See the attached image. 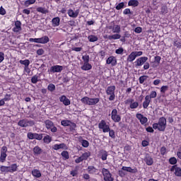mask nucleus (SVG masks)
I'll return each mask as SVG.
<instances>
[{"mask_svg":"<svg viewBox=\"0 0 181 181\" xmlns=\"http://www.w3.org/2000/svg\"><path fill=\"white\" fill-rule=\"evenodd\" d=\"M153 129H158V131H165L166 129V119L165 117H160L158 123L153 124Z\"/></svg>","mask_w":181,"mask_h":181,"instance_id":"f257e3e1","label":"nucleus"},{"mask_svg":"<svg viewBox=\"0 0 181 181\" xmlns=\"http://www.w3.org/2000/svg\"><path fill=\"white\" fill-rule=\"evenodd\" d=\"M81 103L83 104H85L86 105H95L96 104H98L100 103V98H90L87 96L83 97L81 100Z\"/></svg>","mask_w":181,"mask_h":181,"instance_id":"f03ea898","label":"nucleus"},{"mask_svg":"<svg viewBox=\"0 0 181 181\" xmlns=\"http://www.w3.org/2000/svg\"><path fill=\"white\" fill-rule=\"evenodd\" d=\"M50 39L47 35H45L40 38H30L29 42L34 43H40L41 45H46V43H49Z\"/></svg>","mask_w":181,"mask_h":181,"instance_id":"7ed1b4c3","label":"nucleus"},{"mask_svg":"<svg viewBox=\"0 0 181 181\" xmlns=\"http://www.w3.org/2000/svg\"><path fill=\"white\" fill-rule=\"evenodd\" d=\"M106 94L110 95L109 101H114L115 100V86H108L106 89Z\"/></svg>","mask_w":181,"mask_h":181,"instance_id":"20e7f679","label":"nucleus"},{"mask_svg":"<svg viewBox=\"0 0 181 181\" xmlns=\"http://www.w3.org/2000/svg\"><path fill=\"white\" fill-rule=\"evenodd\" d=\"M110 115L113 122H121V115L118 114V110L117 109H113L111 112Z\"/></svg>","mask_w":181,"mask_h":181,"instance_id":"39448f33","label":"nucleus"},{"mask_svg":"<svg viewBox=\"0 0 181 181\" xmlns=\"http://www.w3.org/2000/svg\"><path fill=\"white\" fill-rule=\"evenodd\" d=\"M18 125L22 128H26V127H33L35 125V122L24 119L18 122Z\"/></svg>","mask_w":181,"mask_h":181,"instance_id":"423d86ee","label":"nucleus"},{"mask_svg":"<svg viewBox=\"0 0 181 181\" xmlns=\"http://www.w3.org/2000/svg\"><path fill=\"white\" fill-rule=\"evenodd\" d=\"M102 173L105 181H114L112 175L110 173V171L106 168L102 169Z\"/></svg>","mask_w":181,"mask_h":181,"instance_id":"0eeeda50","label":"nucleus"},{"mask_svg":"<svg viewBox=\"0 0 181 181\" xmlns=\"http://www.w3.org/2000/svg\"><path fill=\"white\" fill-rule=\"evenodd\" d=\"M45 127L47 129H50L51 132H57V127L54 126L53 122L49 119L45 121Z\"/></svg>","mask_w":181,"mask_h":181,"instance_id":"6e6552de","label":"nucleus"},{"mask_svg":"<svg viewBox=\"0 0 181 181\" xmlns=\"http://www.w3.org/2000/svg\"><path fill=\"white\" fill-rule=\"evenodd\" d=\"M125 104H129V108L131 110H135L139 107V103L137 101H135L132 98H129L125 101Z\"/></svg>","mask_w":181,"mask_h":181,"instance_id":"1a4fd4ad","label":"nucleus"},{"mask_svg":"<svg viewBox=\"0 0 181 181\" xmlns=\"http://www.w3.org/2000/svg\"><path fill=\"white\" fill-rule=\"evenodd\" d=\"M48 71L49 74H54V73H62V71H63V66L54 65L50 67Z\"/></svg>","mask_w":181,"mask_h":181,"instance_id":"9d476101","label":"nucleus"},{"mask_svg":"<svg viewBox=\"0 0 181 181\" xmlns=\"http://www.w3.org/2000/svg\"><path fill=\"white\" fill-rule=\"evenodd\" d=\"M99 129H102L103 132H108L110 131V125L107 124L105 120H101L100 122L98 124Z\"/></svg>","mask_w":181,"mask_h":181,"instance_id":"9b49d317","label":"nucleus"},{"mask_svg":"<svg viewBox=\"0 0 181 181\" xmlns=\"http://www.w3.org/2000/svg\"><path fill=\"white\" fill-rule=\"evenodd\" d=\"M146 62H148V57H141L137 59L134 63L136 66L141 67V66H144Z\"/></svg>","mask_w":181,"mask_h":181,"instance_id":"f8f14e48","label":"nucleus"},{"mask_svg":"<svg viewBox=\"0 0 181 181\" xmlns=\"http://www.w3.org/2000/svg\"><path fill=\"white\" fill-rule=\"evenodd\" d=\"M106 64H109L112 67L117 66V58L114 56L109 57L106 60Z\"/></svg>","mask_w":181,"mask_h":181,"instance_id":"ddd939ff","label":"nucleus"},{"mask_svg":"<svg viewBox=\"0 0 181 181\" xmlns=\"http://www.w3.org/2000/svg\"><path fill=\"white\" fill-rule=\"evenodd\" d=\"M61 125H62V127H71V129H74V128H76V124L71 122L70 120L61 121Z\"/></svg>","mask_w":181,"mask_h":181,"instance_id":"4468645a","label":"nucleus"},{"mask_svg":"<svg viewBox=\"0 0 181 181\" xmlns=\"http://www.w3.org/2000/svg\"><path fill=\"white\" fill-rule=\"evenodd\" d=\"M136 117L137 118V119L139 120V122H141V125H145V124H146V122H148V118H146V117H144L142 114L141 113H137L136 115Z\"/></svg>","mask_w":181,"mask_h":181,"instance_id":"2eb2a0df","label":"nucleus"},{"mask_svg":"<svg viewBox=\"0 0 181 181\" xmlns=\"http://www.w3.org/2000/svg\"><path fill=\"white\" fill-rule=\"evenodd\" d=\"M122 170H124V172H128L129 173H138V169L136 168H131V167H127V166H123L122 168Z\"/></svg>","mask_w":181,"mask_h":181,"instance_id":"dca6fc26","label":"nucleus"},{"mask_svg":"<svg viewBox=\"0 0 181 181\" xmlns=\"http://www.w3.org/2000/svg\"><path fill=\"white\" fill-rule=\"evenodd\" d=\"M88 173L90 175H98L99 171L98 169L95 168V167L93 165H90L87 168Z\"/></svg>","mask_w":181,"mask_h":181,"instance_id":"f3484780","label":"nucleus"},{"mask_svg":"<svg viewBox=\"0 0 181 181\" xmlns=\"http://www.w3.org/2000/svg\"><path fill=\"white\" fill-rule=\"evenodd\" d=\"M22 23L21 21H17L15 22L14 28H13V32L18 33L21 32L22 30V27H21Z\"/></svg>","mask_w":181,"mask_h":181,"instance_id":"a211bd4d","label":"nucleus"},{"mask_svg":"<svg viewBox=\"0 0 181 181\" xmlns=\"http://www.w3.org/2000/svg\"><path fill=\"white\" fill-rule=\"evenodd\" d=\"M171 172H175V176L181 177V168L173 165L171 169Z\"/></svg>","mask_w":181,"mask_h":181,"instance_id":"6ab92c4d","label":"nucleus"},{"mask_svg":"<svg viewBox=\"0 0 181 181\" xmlns=\"http://www.w3.org/2000/svg\"><path fill=\"white\" fill-rule=\"evenodd\" d=\"M59 101L64 104V105H70V100L66 97V95H62L59 98Z\"/></svg>","mask_w":181,"mask_h":181,"instance_id":"aec40b11","label":"nucleus"},{"mask_svg":"<svg viewBox=\"0 0 181 181\" xmlns=\"http://www.w3.org/2000/svg\"><path fill=\"white\" fill-rule=\"evenodd\" d=\"M78 13H80L79 10L73 11L71 9H69L68 11V15L70 16V18H77L78 16Z\"/></svg>","mask_w":181,"mask_h":181,"instance_id":"412c9836","label":"nucleus"},{"mask_svg":"<svg viewBox=\"0 0 181 181\" xmlns=\"http://www.w3.org/2000/svg\"><path fill=\"white\" fill-rule=\"evenodd\" d=\"M67 148V146L64 143H62L60 144H54L52 146V148L54 149V151H59V149H66Z\"/></svg>","mask_w":181,"mask_h":181,"instance_id":"4be33fe9","label":"nucleus"},{"mask_svg":"<svg viewBox=\"0 0 181 181\" xmlns=\"http://www.w3.org/2000/svg\"><path fill=\"white\" fill-rule=\"evenodd\" d=\"M81 70L84 71H88V70H91L93 69V66L88 62L83 63V65L81 67Z\"/></svg>","mask_w":181,"mask_h":181,"instance_id":"5701e85b","label":"nucleus"},{"mask_svg":"<svg viewBox=\"0 0 181 181\" xmlns=\"http://www.w3.org/2000/svg\"><path fill=\"white\" fill-rule=\"evenodd\" d=\"M52 25L54 28L59 26L60 25V18L55 17V18H52Z\"/></svg>","mask_w":181,"mask_h":181,"instance_id":"b1692460","label":"nucleus"},{"mask_svg":"<svg viewBox=\"0 0 181 181\" xmlns=\"http://www.w3.org/2000/svg\"><path fill=\"white\" fill-rule=\"evenodd\" d=\"M31 173L33 177H36L37 179L42 177V173H40V171L37 169H33Z\"/></svg>","mask_w":181,"mask_h":181,"instance_id":"393cba45","label":"nucleus"},{"mask_svg":"<svg viewBox=\"0 0 181 181\" xmlns=\"http://www.w3.org/2000/svg\"><path fill=\"white\" fill-rule=\"evenodd\" d=\"M11 100V95L6 94L4 98L0 100V107L5 105V101H9Z\"/></svg>","mask_w":181,"mask_h":181,"instance_id":"a878e982","label":"nucleus"},{"mask_svg":"<svg viewBox=\"0 0 181 181\" xmlns=\"http://www.w3.org/2000/svg\"><path fill=\"white\" fill-rule=\"evenodd\" d=\"M149 104H151V100L149 99V95H146L145 97V100L143 103V108H148V107H149Z\"/></svg>","mask_w":181,"mask_h":181,"instance_id":"bb28decb","label":"nucleus"},{"mask_svg":"<svg viewBox=\"0 0 181 181\" xmlns=\"http://www.w3.org/2000/svg\"><path fill=\"white\" fill-rule=\"evenodd\" d=\"M144 161L146 162V165H148V166H151V165H153V158L149 156H146Z\"/></svg>","mask_w":181,"mask_h":181,"instance_id":"cd10ccee","label":"nucleus"},{"mask_svg":"<svg viewBox=\"0 0 181 181\" xmlns=\"http://www.w3.org/2000/svg\"><path fill=\"white\" fill-rule=\"evenodd\" d=\"M107 39L109 40H117L118 39H121V35L114 34L112 35H108Z\"/></svg>","mask_w":181,"mask_h":181,"instance_id":"c85d7f7f","label":"nucleus"},{"mask_svg":"<svg viewBox=\"0 0 181 181\" xmlns=\"http://www.w3.org/2000/svg\"><path fill=\"white\" fill-rule=\"evenodd\" d=\"M113 33H121V25H115L112 28Z\"/></svg>","mask_w":181,"mask_h":181,"instance_id":"c756f323","label":"nucleus"},{"mask_svg":"<svg viewBox=\"0 0 181 181\" xmlns=\"http://www.w3.org/2000/svg\"><path fill=\"white\" fill-rule=\"evenodd\" d=\"M79 142L83 148H88V146H90V143L87 140L81 139H79Z\"/></svg>","mask_w":181,"mask_h":181,"instance_id":"7c9ffc66","label":"nucleus"},{"mask_svg":"<svg viewBox=\"0 0 181 181\" xmlns=\"http://www.w3.org/2000/svg\"><path fill=\"white\" fill-rule=\"evenodd\" d=\"M135 59H136V57L135 56L134 52H132L131 54L127 57V62H129V63H132V62H134Z\"/></svg>","mask_w":181,"mask_h":181,"instance_id":"2f4dec72","label":"nucleus"},{"mask_svg":"<svg viewBox=\"0 0 181 181\" xmlns=\"http://www.w3.org/2000/svg\"><path fill=\"white\" fill-rule=\"evenodd\" d=\"M139 5V1L138 0H130L128 2V6H138Z\"/></svg>","mask_w":181,"mask_h":181,"instance_id":"473e14b6","label":"nucleus"},{"mask_svg":"<svg viewBox=\"0 0 181 181\" xmlns=\"http://www.w3.org/2000/svg\"><path fill=\"white\" fill-rule=\"evenodd\" d=\"M10 167L9 166H5V165H1L0 167V170L2 172V173H10Z\"/></svg>","mask_w":181,"mask_h":181,"instance_id":"72a5a7b5","label":"nucleus"},{"mask_svg":"<svg viewBox=\"0 0 181 181\" xmlns=\"http://www.w3.org/2000/svg\"><path fill=\"white\" fill-rule=\"evenodd\" d=\"M33 152H34L35 155H40V153H42V152H43V150H42L40 148V147L37 146L34 147Z\"/></svg>","mask_w":181,"mask_h":181,"instance_id":"f704fd0d","label":"nucleus"},{"mask_svg":"<svg viewBox=\"0 0 181 181\" xmlns=\"http://www.w3.org/2000/svg\"><path fill=\"white\" fill-rule=\"evenodd\" d=\"M88 39L89 42H97V40H98V37H97V35H90L88 37Z\"/></svg>","mask_w":181,"mask_h":181,"instance_id":"c9c22d12","label":"nucleus"},{"mask_svg":"<svg viewBox=\"0 0 181 181\" xmlns=\"http://www.w3.org/2000/svg\"><path fill=\"white\" fill-rule=\"evenodd\" d=\"M10 173H13V172H16L18 169V165L16 164H12L11 166H8Z\"/></svg>","mask_w":181,"mask_h":181,"instance_id":"e433bc0d","label":"nucleus"},{"mask_svg":"<svg viewBox=\"0 0 181 181\" xmlns=\"http://www.w3.org/2000/svg\"><path fill=\"white\" fill-rule=\"evenodd\" d=\"M20 64H23L25 67H28L29 64H30V61H29V59L20 60Z\"/></svg>","mask_w":181,"mask_h":181,"instance_id":"4c0bfd02","label":"nucleus"},{"mask_svg":"<svg viewBox=\"0 0 181 181\" xmlns=\"http://www.w3.org/2000/svg\"><path fill=\"white\" fill-rule=\"evenodd\" d=\"M90 156L91 153L90 152H86L82 154L81 157L82 159H83V160H87V159H88V158H90Z\"/></svg>","mask_w":181,"mask_h":181,"instance_id":"58836bf2","label":"nucleus"},{"mask_svg":"<svg viewBox=\"0 0 181 181\" xmlns=\"http://www.w3.org/2000/svg\"><path fill=\"white\" fill-rule=\"evenodd\" d=\"M43 141L45 144H50L52 142V136L47 135L44 137Z\"/></svg>","mask_w":181,"mask_h":181,"instance_id":"ea45409f","label":"nucleus"},{"mask_svg":"<svg viewBox=\"0 0 181 181\" xmlns=\"http://www.w3.org/2000/svg\"><path fill=\"white\" fill-rule=\"evenodd\" d=\"M37 12H40V13H47V9L46 8L43 7H38L37 8Z\"/></svg>","mask_w":181,"mask_h":181,"instance_id":"a19ab883","label":"nucleus"},{"mask_svg":"<svg viewBox=\"0 0 181 181\" xmlns=\"http://www.w3.org/2000/svg\"><path fill=\"white\" fill-rule=\"evenodd\" d=\"M6 156H7L6 153H1L0 162L4 163V162L6 160Z\"/></svg>","mask_w":181,"mask_h":181,"instance_id":"79ce46f5","label":"nucleus"},{"mask_svg":"<svg viewBox=\"0 0 181 181\" xmlns=\"http://www.w3.org/2000/svg\"><path fill=\"white\" fill-rule=\"evenodd\" d=\"M101 159L102 160H107V156H108V153H107V151H103L101 152Z\"/></svg>","mask_w":181,"mask_h":181,"instance_id":"37998d69","label":"nucleus"},{"mask_svg":"<svg viewBox=\"0 0 181 181\" xmlns=\"http://www.w3.org/2000/svg\"><path fill=\"white\" fill-rule=\"evenodd\" d=\"M61 155L65 160L69 159V158L68 151H64L62 152Z\"/></svg>","mask_w":181,"mask_h":181,"instance_id":"c03bdc74","label":"nucleus"},{"mask_svg":"<svg viewBox=\"0 0 181 181\" xmlns=\"http://www.w3.org/2000/svg\"><path fill=\"white\" fill-rule=\"evenodd\" d=\"M169 163L170 165H176L177 163V160L175 157H172L169 159Z\"/></svg>","mask_w":181,"mask_h":181,"instance_id":"a18cd8bd","label":"nucleus"},{"mask_svg":"<svg viewBox=\"0 0 181 181\" xmlns=\"http://www.w3.org/2000/svg\"><path fill=\"white\" fill-rule=\"evenodd\" d=\"M37 81H39V76H37V75H35L32 77L31 82L33 83V84H36Z\"/></svg>","mask_w":181,"mask_h":181,"instance_id":"49530a36","label":"nucleus"},{"mask_svg":"<svg viewBox=\"0 0 181 181\" xmlns=\"http://www.w3.org/2000/svg\"><path fill=\"white\" fill-rule=\"evenodd\" d=\"M49 91H54L56 90V86H54V84L53 83H50L48 85V87H47Z\"/></svg>","mask_w":181,"mask_h":181,"instance_id":"de8ad7c7","label":"nucleus"},{"mask_svg":"<svg viewBox=\"0 0 181 181\" xmlns=\"http://www.w3.org/2000/svg\"><path fill=\"white\" fill-rule=\"evenodd\" d=\"M36 2V0H27L25 1L24 4L25 6H29V5H33Z\"/></svg>","mask_w":181,"mask_h":181,"instance_id":"09e8293b","label":"nucleus"},{"mask_svg":"<svg viewBox=\"0 0 181 181\" xmlns=\"http://www.w3.org/2000/svg\"><path fill=\"white\" fill-rule=\"evenodd\" d=\"M148 79V76H142L139 77V83L140 84H144L146 80Z\"/></svg>","mask_w":181,"mask_h":181,"instance_id":"8fccbe9b","label":"nucleus"},{"mask_svg":"<svg viewBox=\"0 0 181 181\" xmlns=\"http://www.w3.org/2000/svg\"><path fill=\"white\" fill-rule=\"evenodd\" d=\"M168 88H169L168 86H163L160 88V93H162L163 94H165V93H166V91H168Z\"/></svg>","mask_w":181,"mask_h":181,"instance_id":"3c124183","label":"nucleus"},{"mask_svg":"<svg viewBox=\"0 0 181 181\" xmlns=\"http://www.w3.org/2000/svg\"><path fill=\"white\" fill-rule=\"evenodd\" d=\"M156 95H158V94L156 93V91H151L150 93V95H148V99H151V98H156Z\"/></svg>","mask_w":181,"mask_h":181,"instance_id":"603ef678","label":"nucleus"},{"mask_svg":"<svg viewBox=\"0 0 181 181\" xmlns=\"http://www.w3.org/2000/svg\"><path fill=\"white\" fill-rule=\"evenodd\" d=\"M82 59L83 60V63H88L90 62V56L88 55H83Z\"/></svg>","mask_w":181,"mask_h":181,"instance_id":"864d4df0","label":"nucleus"},{"mask_svg":"<svg viewBox=\"0 0 181 181\" xmlns=\"http://www.w3.org/2000/svg\"><path fill=\"white\" fill-rule=\"evenodd\" d=\"M116 54H124V48L119 47L115 50Z\"/></svg>","mask_w":181,"mask_h":181,"instance_id":"5fc2aeb1","label":"nucleus"},{"mask_svg":"<svg viewBox=\"0 0 181 181\" xmlns=\"http://www.w3.org/2000/svg\"><path fill=\"white\" fill-rule=\"evenodd\" d=\"M124 5L125 4L124 2L119 3L116 6V9L119 11V9H122V8H124Z\"/></svg>","mask_w":181,"mask_h":181,"instance_id":"6e6d98bb","label":"nucleus"},{"mask_svg":"<svg viewBox=\"0 0 181 181\" xmlns=\"http://www.w3.org/2000/svg\"><path fill=\"white\" fill-rule=\"evenodd\" d=\"M109 132V136H110V138H112L114 139V138H115V132H114V130L110 129V131H108Z\"/></svg>","mask_w":181,"mask_h":181,"instance_id":"4d7b16f0","label":"nucleus"},{"mask_svg":"<svg viewBox=\"0 0 181 181\" xmlns=\"http://www.w3.org/2000/svg\"><path fill=\"white\" fill-rule=\"evenodd\" d=\"M36 135V133H32V132H29L27 135L28 139H35V136Z\"/></svg>","mask_w":181,"mask_h":181,"instance_id":"13d9d810","label":"nucleus"},{"mask_svg":"<svg viewBox=\"0 0 181 181\" xmlns=\"http://www.w3.org/2000/svg\"><path fill=\"white\" fill-rule=\"evenodd\" d=\"M161 13L163 14H165V13H168V7L166 6H163L161 7Z\"/></svg>","mask_w":181,"mask_h":181,"instance_id":"bf43d9fd","label":"nucleus"},{"mask_svg":"<svg viewBox=\"0 0 181 181\" xmlns=\"http://www.w3.org/2000/svg\"><path fill=\"white\" fill-rule=\"evenodd\" d=\"M134 54V56H136V57H139V56H142V54H144V52H142V51H134L133 52Z\"/></svg>","mask_w":181,"mask_h":181,"instance_id":"052dcab7","label":"nucleus"},{"mask_svg":"<svg viewBox=\"0 0 181 181\" xmlns=\"http://www.w3.org/2000/svg\"><path fill=\"white\" fill-rule=\"evenodd\" d=\"M0 15H6V11L5 10V8H4L3 6L0 7Z\"/></svg>","mask_w":181,"mask_h":181,"instance_id":"680f3d73","label":"nucleus"},{"mask_svg":"<svg viewBox=\"0 0 181 181\" xmlns=\"http://www.w3.org/2000/svg\"><path fill=\"white\" fill-rule=\"evenodd\" d=\"M42 138H43V136H42V134H39L35 133V139H37L38 141H42Z\"/></svg>","mask_w":181,"mask_h":181,"instance_id":"e2e57ef3","label":"nucleus"},{"mask_svg":"<svg viewBox=\"0 0 181 181\" xmlns=\"http://www.w3.org/2000/svg\"><path fill=\"white\" fill-rule=\"evenodd\" d=\"M45 54V50H43V49H39L37 50V54H38V56H42V54Z\"/></svg>","mask_w":181,"mask_h":181,"instance_id":"0e129e2a","label":"nucleus"},{"mask_svg":"<svg viewBox=\"0 0 181 181\" xmlns=\"http://www.w3.org/2000/svg\"><path fill=\"white\" fill-rule=\"evenodd\" d=\"M24 73L30 74V68H29V66H24Z\"/></svg>","mask_w":181,"mask_h":181,"instance_id":"69168bd1","label":"nucleus"},{"mask_svg":"<svg viewBox=\"0 0 181 181\" xmlns=\"http://www.w3.org/2000/svg\"><path fill=\"white\" fill-rule=\"evenodd\" d=\"M83 160H84L83 159V158L81 156L79 158H78L75 160V162H76V163H80L83 162Z\"/></svg>","mask_w":181,"mask_h":181,"instance_id":"338daca9","label":"nucleus"},{"mask_svg":"<svg viewBox=\"0 0 181 181\" xmlns=\"http://www.w3.org/2000/svg\"><path fill=\"white\" fill-rule=\"evenodd\" d=\"M134 32L136 33H141V32H142V28L141 27H136L134 30Z\"/></svg>","mask_w":181,"mask_h":181,"instance_id":"774afa93","label":"nucleus"}]
</instances>
